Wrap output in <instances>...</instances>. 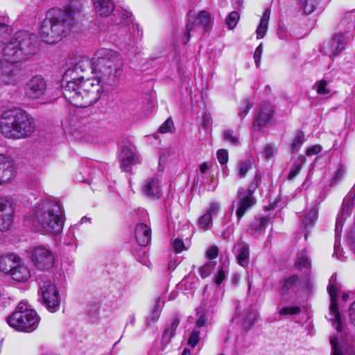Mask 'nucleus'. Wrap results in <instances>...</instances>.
<instances>
[{
    "label": "nucleus",
    "instance_id": "nucleus-62",
    "mask_svg": "<svg viewBox=\"0 0 355 355\" xmlns=\"http://www.w3.org/2000/svg\"><path fill=\"white\" fill-rule=\"evenodd\" d=\"M322 150V147L320 145H315L306 150V154L307 156H312L319 153Z\"/></svg>",
    "mask_w": 355,
    "mask_h": 355
},
{
    "label": "nucleus",
    "instance_id": "nucleus-56",
    "mask_svg": "<svg viewBox=\"0 0 355 355\" xmlns=\"http://www.w3.org/2000/svg\"><path fill=\"white\" fill-rule=\"evenodd\" d=\"M252 103L250 102L249 98H245L244 101V108L240 111L239 116L241 119L245 117L248 113L249 110L252 108Z\"/></svg>",
    "mask_w": 355,
    "mask_h": 355
},
{
    "label": "nucleus",
    "instance_id": "nucleus-23",
    "mask_svg": "<svg viewBox=\"0 0 355 355\" xmlns=\"http://www.w3.org/2000/svg\"><path fill=\"white\" fill-rule=\"evenodd\" d=\"M135 238L141 246H147L151 241V229L145 223H139L135 227Z\"/></svg>",
    "mask_w": 355,
    "mask_h": 355
},
{
    "label": "nucleus",
    "instance_id": "nucleus-1",
    "mask_svg": "<svg viewBox=\"0 0 355 355\" xmlns=\"http://www.w3.org/2000/svg\"><path fill=\"white\" fill-rule=\"evenodd\" d=\"M28 220L36 232L58 234L64 226L61 205L51 199L43 200L29 213Z\"/></svg>",
    "mask_w": 355,
    "mask_h": 355
},
{
    "label": "nucleus",
    "instance_id": "nucleus-46",
    "mask_svg": "<svg viewBox=\"0 0 355 355\" xmlns=\"http://www.w3.org/2000/svg\"><path fill=\"white\" fill-rule=\"evenodd\" d=\"M329 83L327 80H321L315 83L314 87L320 95H327L329 94L330 89L328 87Z\"/></svg>",
    "mask_w": 355,
    "mask_h": 355
},
{
    "label": "nucleus",
    "instance_id": "nucleus-10",
    "mask_svg": "<svg viewBox=\"0 0 355 355\" xmlns=\"http://www.w3.org/2000/svg\"><path fill=\"white\" fill-rule=\"evenodd\" d=\"M31 261L37 269L48 271L53 268L55 262V257L49 249L40 245L33 249Z\"/></svg>",
    "mask_w": 355,
    "mask_h": 355
},
{
    "label": "nucleus",
    "instance_id": "nucleus-40",
    "mask_svg": "<svg viewBox=\"0 0 355 355\" xmlns=\"http://www.w3.org/2000/svg\"><path fill=\"white\" fill-rule=\"evenodd\" d=\"M260 180H261L260 173H256L253 180L250 184V185L248 188V190L245 191L244 189V192L243 194L245 196H247L254 197L253 194H254V191H256V189L258 188Z\"/></svg>",
    "mask_w": 355,
    "mask_h": 355
},
{
    "label": "nucleus",
    "instance_id": "nucleus-18",
    "mask_svg": "<svg viewBox=\"0 0 355 355\" xmlns=\"http://www.w3.org/2000/svg\"><path fill=\"white\" fill-rule=\"evenodd\" d=\"M244 188L240 187L237 191V199L236 202L237 209L236 211V215L239 221L243 216L245 213L252 208L256 203V199L254 197H250L243 195Z\"/></svg>",
    "mask_w": 355,
    "mask_h": 355
},
{
    "label": "nucleus",
    "instance_id": "nucleus-44",
    "mask_svg": "<svg viewBox=\"0 0 355 355\" xmlns=\"http://www.w3.org/2000/svg\"><path fill=\"white\" fill-rule=\"evenodd\" d=\"M216 266L214 261H208L199 268V273L202 278H206L211 274L212 270Z\"/></svg>",
    "mask_w": 355,
    "mask_h": 355
},
{
    "label": "nucleus",
    "instance_id": "nucleus-33",
    "mask_svg": "<svg viewBox=\"0 0 355 355\" xmlns=\"http://www.w3.org/2000/svg\"><path fill=\"white\" fill-rule=\"evenodd\" d=\"M305 162V157L302 155L299 156L297 160L292 164L287 178L288 180H293L300 172L302 166Z\"/></svg>",
    "mask_w": 355,
    "mask_h": 355
},
{
    "label": "nucleus",
    "instance_id": "nucleus-29",
    "mask_svg": "<svg viewBox=\"0 0 355 355\" xmlns=\"http://www.w3.org/2000/svg\"><path fill=\"white\" fill-rule=\"evenodd\" d=\"M238 263L243 267H247L250 260L249 246L245 244H239L236 255Z\"/></svg>",
    "mask_w": 355,
    "mask_h": 355
},
{
    "label": "nucleus",
    "instance_id": "nucleus-19",
    "mask_svg": "<svg viewBox=\"0 0 355 355\" xmlns=\"http://www.w3.org/2000/svg\"><path fill=\"white\" fill-rule=\"evenodd\" d=\"M121 161V168L123 171L130 172L133 165L140 162L139 156L137 155L135 149L128 146L122 148L119 154Z\"/></svg>",
    "mask_w": 355,
    "mask_h": 355
},
{
    "label": "nucleus",
    "instance_id": "nucleus-57",
    "mask_svg": "<svg viewBox=\"0 0 355 355\" xmlns=\"http://www.w3.org/2000/svg\"><path fill=\"white\" fill-rule=\"evenodd\" d=\"M345 173V171L343 167L340 166L332 178L331 184H335L338 180H340L344 176Z\"/></svg>",
    "mask_w": 355,
    "mask_h": 355
},
{
    "label": "nucleus",
    "instance_id": "nucleus-27",
    "mask_svg": "<svg viewBox=\"0 0 355 355\" xmlns=\"http://www.w3.org/2000/svg\"><path fill=\"white\" fill-rule=\"evenodd\" d=\"M132 12L123 8L116 10L112 17V21L116 25L125 24L128 26L130 23H132Z\"/></svg>",
    "mask_w": 355,
    "mask_h": 355
},
{
    "label": "nucleus",
    "instance_id": "nucleus-49",
    "mask_svg": "<svg viewBox=\"0 0 355 355\" xmlns=\"http://www.w3.org/2000/svg\"><path fill=\"white\" fill-rule=\"evenodd\" d=\"M220 209V205L218 202H210L209 207L207 208L205 214L213 217L214 216L218 215Z\"/></svg>",
    "mask_w": 355,
    "mask_h": 355
},
{
    "label": "nucleus",
    "instance_id": "nucleus-59",
    "mask_svg": "<svg viewBox=\"0 0 355 355\" xmlns=\"http://www.w3.org/2000/svg\"><path fill=\"white\" fill-rule=\"evenodd\" d=\"M173 336L174 334L171 332V329L166 327L162 334V342L168 343Z\"/></svg>",
    "mask_w": 355,
    "mask_h": 355
},
{
    "label": "nucleus",
    "instance_id": "nucleus-32",
    "mask_svg": "<svg viewBox=\"0 0 355 355\" xmlns=\"http://www.w3.org/2000/svg\"><path fill=\"white\" fill-rule=\"evenodd\" d=\"M299 277L295 275H291V277L282 280L280 282V291L282 295H284L287 294L291 289L293 288L296 286Z\"/></svg>",
    "mask_w": 355,
    "mask_h": 355
},
{
    "label": "nucleus",
    "instance_id": "nucleus-53",
    "mask_svg": "<svg viewBox=\"0 0 355 355\" xmlns=\"http://www.w3.org/2000/svg\"><path fill=\"white\" fill-rule=\"evenodd\" d=\"M173 127V122L171 118H168L159 127V132L162 133H166V132H171Z\"/></svg>",
    "mask_w": 355,
    "mask_h": 355
},
{
    "label": "nucleus",
    "instance_id": "nucleus-2",
    "mask_svg": "<svg viewBox=\"0 0 355 355\" xmlns=\"http://www.w3.org/2000/svg\"><path fill=\"white\" fill-rule=\"evenodd\" d=\"M123 62L121 55L116 51L101 49L93 57V71L96 74L95 83L102 87V92L112 89L117 77L121 74Z\"/></svg>",
    "mask_w": 355,
    "mask_h": 355
},
{
    "label": "nucleus",
    "instance_id": "nucleus-16",
    "mask_svg": "<svg viewBox=\"0 0 355 355\" xmlns=\"http://www.w3.org/2000/svg\"><path fill=\"white\" fill-rule=\"evenodd\" d=\"M14 207L8 200H0V231L8 230L12 223Z\"/></svg>",
    "mask_w": 355,
    "mask_h": 355
},
{
    "label": "nucleus",
    "instance_id": "nucleus-63",
    "mask_svg": "<svg viewBox=\"0 0 355 355\" xmlns=\"http://www.w3.org/2000/svg\"><path fill=\"white\" fill-rule=\"evenodd\" d=\"M180 324V319L178 316H175L173 320L171 321V323L170 324V327H168L171 332L175 335V331Z\"/></svg>",
    "mask_w": 355,
    "mask_h": 355
},
{
    "label": "nucleus",
    "instance_id": "nucleus-31",
    "mask_svg": "<svg viewBox=\"0 0 355 355\" xmlns=\"http://www.w3.org/2000/svg\"><path fill=\"white\" fill-rule=\"evenodd\" d=\"M213 166L211 162H205L200 164L199 171L200 175L198 176L197 180H195L194 185H205L206 180L207 179V172Z\"/></svg>",
    "mask_w": 355,
    "mask_h": 355
},
{
    "label": "nucleus",
    "instance_id": "nucleus-36",
    "mask_svg": "<svg viewBox=\"0 0 355 355\" xmlns=\"http://www.w3.org/2000/svg\"><path fill=\"white\" fill-rule=\"evenodd\" d=\"M162 309V305L161 304V300L159 297H157L155 300V304L153 308L151 315L147 319L148 325H150L151 322H155L159 319Z\"/></svg>",
    "mask_w": 355,
    "mask_h": 355
},
{
    "label": "nucleus",
    "instance_id": "nucleus-35",
    "mask_svg": "<svg viewBox=\"0 0 355 355\" xmlns=\"http://www.w3.org/2000/svg\"><path fill=\"white\" fill-rule=\"evenodd\" d=\"M64 10L77 14L83 8V0H62Z\"/></svg>",
    "mask_w": 355,
    "mask_h": 355
},
{
    "label": "nucleus",
    "instance_id": "nucleus-39",
    "mask_svg": "<svg viewBox=\"0 0 355 355\" xmlns=\"http://www.w3.org/2000/svg\"><path fill=\"white\" fill-rule=\"evenodd\" d=\"M251 168L252 163L250 160L246 159L239 161L237 163L238 175L241 178H243Z\"/></svg>",
    "mask_w": 355,
    "mask_h": 355
},
{
    "label": "nucleus",
    "instance_id": "nucleus-13",
    "mask_svg": "<svg viewBox=\"0 0 355 355\" xmlns=\"http://www.w3.org/2000/svg\"><path fill=\"white\" fill-rule=\"evenodd\" d=\"M20 70L17 62L7 61L4 58L0 62V79L4 84L15 85L19 81Z\"/></svg>",
    "mask_w": 355,
    "mask_h": 355
},
{
    "label": "nucleus",
    "instance_id": "nucleus-8",
    "mask_svg": "<svg viewBox=\"0 0 355 355\" xmlns=\"http://www.w3.org/2000/svg\"><path fill=\"white\" fill-rule=\"evenodd\" d=\"M40 299L43 306L50 312H56L60 304V298L56 286L47 277H41L38 279Z\"/></svg>",
    "mask_w": 355,
    "mask_h": 355
},
{
    "label": "nucleus",
    "instance_id": "nucleus-61",
    "mask_svg": "<svg viewBox=\"0 0 355 355\" xmlns=\"http://www.w3.org/2000/svg\"><path fill=\"white\" fill-rule=\"evenodd\" d=\"M262 51H263V46H262V44H260L255 49V51L254 53V61H255V64H256L257 67L259 66Z\"/></svg>",
    "mask_w": 355,
    "mask_h": 355
},
{
    "label": "nucleus",
    "instance_id": "nucleus-55",
    "mask_svg": "<svg viewBox=\"0 0 355 355\" xmlns=\"http://www.w3.org/2000/svg\"><path fill=\"white\" fill-rule=\"evenodd\" d=\"M277 148L272 144H268L264 146L263 152L266 158L272 157L276 152Z\"/></svg>",
    "mask_w": 355,
    "mask_h": 355
},
{
    "label": "nucleus",
    "instance_id": "nucleus-37",
    "mask_svg": "<svg viewBox=\"0 0 355 355\" xmlns=\"http://www.w3.org/2000/svg\"><path fill=\"white\" fill-rule=\"evenodd\" d=\"M318 219V211L315 209H311L304 217L302 225L305 228L312 227Z\"/></svg>",
    "mask_w": 355,
    "mask_h": 355
},
{
    "label": "nucleus",
    "instance_id": "nucleus-38",
    "mask_svg": "<svg viewBox=\"0 0 355 355\" xmlns=\"http://www.w3.org/2000/svg\"><path fill=\"white\" fill-rule=\"evenodd\" d=\"M304 141V135L303 133V132L302 131H298L291 144V153L294 154V153H296L299 151V150L300 149L302 145L303 144Z\"/></svg>",
    "mask_w": 355,
    "mask_h": 355
},
{
    "label": "nucleus",
    "instance_id": "nucleus-50",
    "mask_svg": "<svg viewBox=\"0 0 355 355\" xmlns=\"http://www.w3.org/2000/svg\"><path fill=\"white\" fill-rule=\"evenodd\" d=\"M200 339V332L197 329H193L192 332L191 333L189 340H188V344L192 347H194L199 342Z\"/></svg>",
    "mask_w": 355,
    "mask_h": 355
},
{
    "label": "nucleus",
    "instance_id": "nucleus-47",
    "mask_svg": "<svg viewBox=\"0 0 355 355\" xmlns=\"http://www.w3.org/2000/svg\"><path fill=\"white\" fill-rule=\"evenodd\" d=\"M256 319L257 313L253 311H249L243 321L245 328L250 329L254 324Z\"/></svg>",
    "mask_w": 355,
    "mask_h": 355
},
{
    "label": "nucleus",
    "instance_id": "nucleus-7",
    "mask_svg": "<svg viewBox=\"0 0 355 355\" xmlns=\"http://www.w3.org/2000/svg\"><path fill=\"white\" fill-rule=\"evenodd\" d=\"M8 324L17 331L30 332L35 330L40 318L36 311L24 302L18 304L15 311L6 318Z\"/></svg>",
    "mask_w": 355,
    "mask_h": 355
},
{
    "label": "nucleus",
    "instance_id": "nucleus-42",
    "mask_svg": "<svg viewBox=\"0 0 355 355\" xmlns=\"http://www.w3.org/2000/svg\"><path fill=\"white\" fill-rule=\"evenodd\" d=\"M223 138L232 145L236 146L239 144V137L232 130H225L223 132Z\"/></svg>",
    "mask_w": 355,
    "mask_h": 355
},
{
    "label": "nucleus",
    "instance_id": "nucleus-6",
    "mask_svg": "<svg viewBox=\"0 0 355 355\" xmlns=\"http://www.w3.org/2000/svg\"><path fill=\"white\" fill-rule=\"evenodd\" d=\"M37 36L26 31H19L6 42H3L2 54L7 61L20 62L35 51Z\"/></svg>",
    "mask_w": 355,
    "mask_h": 355
},
{
    "label": "nucleus",
    "instance_id": "nucleus-20",
    "mask_svg": "<svg viewBox=\"0 0 355 355\" xmlns=\"http://www.w3.org/2000/svg\"><path fill=\"white\" fill-rule=\"evenodd\" d=\"M12 162L3 154H0V184L9 182L14 177Z\"/></svg>",
    "mask_w": 355,
    "mask_h": 355
},
{
    "label": "nucleus",
    "instance_id": "nucleus-15",
    "mask_svg": "<svg viewBox=\"0 0 355 355\" xmlns=\"http://www.w3.org/2000/svg\"><path fill=\"white\" fill-rule=\"evenodd\" d=\"M273 107L270 103L263 102L258 105L253 123L254 128L261 130L271 121Z\"/></svg>",
    "mask_w": 355,
    "mask_h": 355
},
{
    "label": "nucleus",
    "instance_id": "nucleus-58",
    "mask_svg": "<svg viewBox=\"0 0 355 355\" xmlns=\"http://www.w3.org/2000/svg\"><path fill=\"white\" fill-rule=\"evenodd\" d=\"M174 250L176 252H181L185 249L183 241L180 239H175L173 243Z\"/></svg>",
    "mask_w": 355,
    "mask_h": 355
},
{
    "label": "nucleus",
    "instance_id": "nucleus-9",
    "mask_svg": "<svg viewBox=\"0 0 355 355\" xmlns=\"http://www.w3.org/2000/svg\"><path fill=\"white\" fill-rule=\"evenodd\" d=\"M213 25V18L211 15L205 10L199 12L196 18L192 19L191 16L187 21V30L184 35V43L189 42L190 33L192 31L204 34L209 31Z\"/></svg>",
    "mask_w": 355,
    "mask_h": 355
},
{
    "label": "nucleus",
    "instance_id": "nucleus-52",
    "mask_svg": "<svg viewBox=\"0 0 355 355\" xmlns=\"http://www.w3.org/2000/svg\"><path fill=\"white\" fill-rule=\"evenodd\" d=\"M10 28L4 23H0V43L4 42V40L7 39V36L10 34Z\"/></svg>",
    "mask_w": 355,
    "mask_h": 355
},
{
    "label": "nucleus",
    "instance_id": "nucleus-64",
    "mask_svg": "<svg viewBox=\"0 0 355 355\" xmlns=\"http://www.w3.org/2000/svg\"><path fill=\"white\" fill-rule=\"evenodd\" d=\"M207 322V318L205 315H201L196 321L195 329L202 328L205 326Z\"/></svg>",
    "mask_w": 355,
    "mask_h": 355
},
{
    "label": "nucleus",
    "instance_id": "nucleus-34",
    "mask_svg": "<svg viewBox=\"0 0 355 355\" xmlns=\"http://www.w3.org/2000/svg\"><path fill=\"white\" fill-rule=\"evenodd\" d=\"M296 267L298 269L309 268L311 261L309 257L308 252L306 249L299 252L297 254Z\"/></svg>",
    "mask_w": 355,
    "mask_h": 355
},
{
    "label": "nucleus",
    "instance_id": "nucleus-48",
    "mask_svg": "<svg viewBox=\"0 0 355 355\" xmlns=\"http://www.w3.org/2000/svg\"><path fill=\"white\" fill-rule=\"evenodd\" d=\"M301 312V309L299 306H286L282 308L279 311V313L281 315H297L299 314Z\"/></svg>",
    "mask_w": 355,
    "mask_h": 355
},
{
    "label": "nucleus",
    "instance_id": "nucleus-26",
    "mask_svg": "<svg viewBox=\"0 0 355 355\" xmlns=\"http://www.w3.org/2000/svg\"><path fill=\"white\" fill-rule=\"evenodd\" d=\"M269 224L270 219L268 217L255 218L254 220L250 223L248 232L251 234H261Z\"/></svg>",
    "mask_w": 355,
    "mask_h": 355
},
{
    "label": "nucleus",
    "instance_id": "nucleus-30",
    "mask_svg": "<svg viewBox=\"0 0 355 355\" xmlns=\"http://www.w3.org/2000/svg\"><path fill=\"white\" fill-rule=\"evenodd\" d=\"M17 259L18 257H12V256L1 257L0 259V270L5 274L10 275L17 262Z\"/></svg>",
    "mask_w": 355,
    "mask_h": 355
},
{
    "label": "nucleus",
    "instance_id": "nucleus-4",
    "mask_svg": "<svg viewBox=\"0 0 355 355\" xmlns=\"http://www.w3.org/2000/svg\"><path fill=\"white\" fill-rule=\"evenodd\" d=\"M62 86V94L66 100L71 105L80 107L96 103L102 92L101 85L92 78L78 81L71 78L67 79L64 74Z\"/></svg>",
    "mask_w": 355,
    "mask_h": 355
},
{
    "label": "nucleus",
    "instance_id": "nucleus-51",
    "mask_svg": "<svg viewBox=\"0 0 355 355\" xmlns=\"http://www.w3.org/2000/svg\"><path fill=\"white\" fill-rule=\"evenodd\" d=\"M227 271L225 268L220 267L214 277V282L217 286H219L226 278Z\"/></svg>",
    "mask_w": 355,
    "mask_h": 355
},
{
    "label": "nucleus",
    "instance_id": "nucleus-5",
    "mask_svg": "<svg viewBox=\"0 0 355 355\" xmlns=\"http://www.w3.org/2000/svg\"><path fill=\"white\" fill-rule=\"evenodd\" d=\"M34 119L26 111L14 108L3 112L0 118V132L12 139H26L35 131Z\"/></svg>",
    "mask_w": 355,
    "mask_h": 355
},
{
    "label": "nucleus",
    "instance_id": "nucleus-21",
    "mask_svg": "<svg viewBox=\"0 0 355 355\" xmlns=\"http://www.w3.org/2000/svg\"><path fill=\"white\" fill-rule=\"evenodd\" d=\"M331 355H355V341H344L340 346L336 337H331Z\"/></svg>",
    "mask_w": 355,
    "mask_h": 355
},
{
    "label": "nucleus",
    "instance_id": "nucleus-24",
    "mask_svg": "<svg viewBox=\"0 0 355 355\" xmlns=\"http://www.w3.org/2000/svg\"><path fill=\"white\" fill-rule=\"evenodd\" d=\"M12 278L18 282L27 281L31 277L29 268L24 263L17 262L10 274Z\"/></svg>",
    "mask_w": 355,
    "mask_h": 355
},
{
    "label": "nucleus",
    "instance_id": "nucleus-17",
    "mask_svg": "<svg viewBox=\"0 0 355 355\" xmlns=\"http://www.w3.org/2000/svg\"><path fill=\"white\" fill-rule=\"evenodd\" d=\"M347 37L341 33H335L331 40L325 44L326 53L335 56L342 52L346 46Z\"/></svg>",
    "mask_w": 355,
    "mask_h": 355
},
{
    "label": "nucleus",
    "instance_id": "nucleus-41",
    "mask_svg": "<svg viewBox=\"0 0 355 355\" xmlns=\"http://www.w3.org/2000/svg\"><path fill=\"white\" fill-rule=\"evenodd\" d=\"M301 7L306 15L313 12L317 5V0H300Z\"/></svg>",
    "mask_w": 355,
    "mask_h": 355
},
{
    "label": "nucleus",
    "instance_id": "nucleus-12",
    "mask_svg": "<svg viewBox=\"0 0 355 355\" xmlns=\"http://www.w3.org/2000/svg\"><path fill=\"white\" fill-rule=\"evenodd\" d=\"M46 88L45 79L40 75H35L26 82L24 92L28 98L37 99L45 94Z\"/></svg>",
    "mask_w": 355,
    "mask_h": 355
},
{
    "label": "nucleus",
    "instance_id": "nucleus-11",
    "mask_svg": "<svg viewBox=\"0 0 355 355\" xmlns=\"http://www.w3.org/2000/svg\"><path fill=\"white\" fill-rule=\"evenodd\" d=\"M336 275L334 274L329 279V284L327 287V291L331 297L330 312L334 315L333 325L338 332L342 331L343 325L341 322V317L338 311L337 304V297L339 292L338 283L336 282Z\"/></svg>",
    "mask_w": 355,
    "mask_h": 355
},
{
    "label": "nucleus",
    "instance_id": "nucleus-22",
    "mask_svg": "<svg viewBox=\"0 0 355 355\" xmlns=\"http://www.w3.org/2000/svg\"><path fill=\"white\" fill-rule=\"evenodd\" d=\"M142 191L148 197L159 198L162 195V189L159 177L147 179L143 184Z\"/></svg>",
    "mask_w": 355,
    "mask_h": 355
},
{
    "label": "nucleus",
    "instance_id": "nucleus-60",
    "mask_svg": "<svg viewBox=\"0 0 355 355\" xmlns=\"http://www.w3.org/2000/svg\"><path fill=\"white\" fill-rule=\"evenodd\" d=\"M218 254V250L217 247L213 246L208 249L206 252V256L209 259H214L217 257Z\"/></svg>",
    "mask_w": 355,
    "mask_h": 355
},
{
    "label": "nucleus",
    "instance_id": "nucleus-28",
    "mask_svg": "<svg viewBox=\"0 0 355 355\" xmlns=\"http://www.w3.org/2000/svg\"><path fill=\"white\" fill-rule=\"evenodd\" d=\"M270 10L266 9L261 17L260 23L256 30L257 38L261 39L264 37L268 30V21L270 19Z\"/></svg>",
    "mask_w": 355,
    "mask_h": 355
},
{
    "label": "nucleus",
    "instance_id": "nucleus-14",
    "mask_svg": "<svg viewBox=\"0 0 355 355\" xmlns=\"http://www.w3.org/2000/svg\"><path fill=\"white\" fill-rule=\"evenodd\" d=\"M89 70H91L92 73H95L93 71V58L92 60L87 58H83L66 70L64 77L67 79L71 78L78 81H83L85 80L83 73Z\"/></svg>",
    "mask_w": 355,
    "mask_h": 355
},
{
    "label": "nucleus",
    "instance_id": "nucleus-25",
    "mask_svg": "<svg viewBox=\"0 0 355 355\" xmlns=\"http://www.w3.org/2000/svg\"><path fill=\"white\" fill-rule=\"evenodd\" d=\"M96 13L101 17H107L114 8L112 0H93Z\"/></svg>",
    "mask_w": 355,
    "mask_h": 355
},
{
    "label": "nucleus",
    "instance_id": "nucleus-45",
    "mask_svg": "<svg viewBox=\"0 0 355 355\" xmlns=\"http://www.w3.org/2000/svg\"><path fill=\"white\" fill-rule=\"evenodd\" d=\"M240 15L236 11H232L229 14L225 19V23L230 29H233L236 27Z\"/></svg>",
    "mask_w": 355,
    "mask_h": 355
},
{
    "label": "nucleus",
    "instance_id": "nucleus-54",
    "mask_svg": "<svg viewBox=\"0 0 355 355\" xmlns=\"http://www.w3.org/2000/svg\"><path fill=\"white\" fill-rule=\"evenodd\" d=\"M217 158L220 164H225L228 161V153L225 149H220L217 151Z\"/></svg>",
    "mask_w": 355,
    "mask_h": 355
},
{
    "label": "nucleus",
    "instance_id": "nucleus-3",
    "mask_svg": "<svg viewBox=\"0 0 355 355\" xmlns=\"http://www.w3.org/2000/svg\"><path fill=\"white\" fill-rule=\"evenodd\" d=\"M76 14L64 9L48 11L40 28V36L47 44H55L66 37L76 23Z\"/></svg>",
    "mask_w": 355,
    "mask_h": 355
},
{
    "label": "nucleus",
    "instance_id": "nucleus-43",
    "mask_svg": "<svg viewBox=\"0 0 355 355\" xmlns=\"http://www.w3.org/2000/svg\"><path fill=\"white\" fill-rule=\"evenodd\" d=\"M200 228L207 230L211 228L212 225V217L205 213L200 217L198 222Z\"/></svg>",
    "mask_w": 355,
    "mask_h": 355
}]
</instances>
